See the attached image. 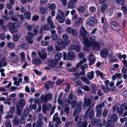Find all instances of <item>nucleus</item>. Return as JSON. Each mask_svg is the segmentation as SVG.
Listing matches in <instances>:
<instances>
[{"label": "nucleus", "mask_w": 127, "mask_h": 127, "mask_svg": "<svg viewBox=\"0 0 127 127\" xmlns=\"http://www.w3.org/2000/svg\"><path fill=\"white\" fill-rule=\"evenodd\" d=\"M10 54L8 59L10 62L16 63L18 62L20 60V58L16 55V53L14 52H12L10 53Z\"/></svg>", "instance_id": "f03ea898"}, {"label": "nucleus", "mask_w": 127, "mask_h": 127, "mask_svg": "<svg viewBox=\"0 0 127 127\" xmlns=\"http://www.w3.org/2000/svg\"><path fill=\"white\" fill-rule=\"evenodd\" d=\"M52 107V104L50 103H48L47 104H43L42 107V110L43 113H46L47 111H50Z\"/></svg>", "instance_id": "1a4fd4ad"}, {"label": "nucleus", "mask_w": 127, "mask_h": 127, "mask_svg": "<svg viewBox=\"0 0 127 127\" xmlns=\"http://www.w3.org/2000/svg\"><path fill=\"white\" fill-rule=\"evenodd\" d=\"M96 9L95 7L93 6H91L89 8V11L90 12L93 13L95 12Z\"/></svg>", "instance_id": "338daca9"}, {"label": "nucleus", "mask_w": 127, "mask_h": 127, "mask_svg": "<svg viewBox=\"0 0 127 127\" xmlns=\"http://www.w3.org/2000/svg\"><path fill=\"white\" fill-rule=\"evenodd\" d=\"M81 88L85 91L89 92L90 90V88L87 86L85 85H83L82 86Z\"/></svg>", "instance_id": "4d7b16f0"}, {"label": "nucleus", "mask_w": 127, "mask_h": 127, "mask_svg": "<svg viewBox=\"0 0 127 127\" xmlns=\"http://www.w3.org/2000/svg\"><path fill=\"white\" fill-rule=\"evenodd\" d=\"M56 19L60 23H63L65 21V17H63L59 15H57L56 17Z\"/></svg>", "instance_id": "6ab92c4d"}, {"label": "nucleus", "mask_w": 127, "mask_h": 127, "mask_svg": "<svg viewBox=\"0 0 127 127\" xmlns=\"http://www.w3.org/2000/svg\"><path fill=\"white\" fill-rule=\"evenodd\" d=\"M21 36L20 35H19L18 34H16L14 36L13 38V40L15 42L17 41L19 38L21 37Z\"/></svg>", "instance_id": "09e8293b"}, {"label": "nucleus", "mask_w": 127, "mask_h": 127, "mask_svg": "<svg viewBox=\"0 0 127 127\" xmlns=\"http://www.w3.org/2000/svg\"><path fill=\"white\" fill-rule=\"evenodd\" d=\"M53 97L52 94L50 93L46 94L44 95H42L41 96V99L44 102L46 103L48 101L51 100Z\"/></svg>", "instance_id": "0eeeda50"}, {"label": "nucleus", "mask_w": 127, "mask_h": 127, "mask_svg": "<svg viewBox=\"0 0 127 127\" xmlns=\"http://www.w3.org/2000/svg\"><path fill=\"white\" fill-rule=\"evenodd\" d=\"M83 22V20L81 17H78L76 18L75 21V23L78 25L82 24Z\"/></svg>", "instance_id": "58836bf2"}, {"label": "nucleus", "mask_w": 127, "mask_h": 127, "mask_svg": "<svg viewBox=\"0 0 127 127\" xmlns=\"http://www.w3.org/2000/svg\"><path fill=\"white\" fill-rule=\"evenodd\" d=\"M95 111L96 112V117L97 118H99L101 115L102 111L101 109H99L95 108Z\"/></svg>", "instance_id": "cd10ccee"}, {"label": "nucleus", "mask_w": 127, "mask_h": 127, "mask_svg": "<svg viewBox=\"0 0 127 127\" xmlns=\"http://www.w3.org/2000/svg\"><path fill=\"white\" fill-rule=\"evenodd\" d=\"M117 112L118 114L120 115H122L123 113V110L121 108L118 107L117 109Z\"/></svg>", "instance_id": "680f3d73"}, {"label": "nucleus", "mask_w": 127, "mask_h": 127, "mask_svg": "<svg viewBox=\"0 0 127 127\" xmlns=\"http://www.w3.org/2000/svg\"><path fill=\"white\" fill-rule=\"evenodd\" d=\"M111 28L116 31H118L120 29L121 26L117 23L112 21L110 24Z\"/></svg>", "instance_id": "6e6552de"}, {"label": "nucleus", "mask_w": 127, "mask_h": 127, "mask_svg": "<svg viewBox=\"0 0 127 127\" xmlns=\"http://www.w3.org/2000/svg\"><path fill=\"white\" fill-rule=\"evenodd\" d=\"M82 110V108L76 107V109L74 110L73 115L75 116L77 113H80Z\"/></svg>", "instance_id": "c9c22d12"}, {"label": "nucleus", "mask_w": 127, "mask_h": 127, "mask_svg": "<svg viewBox=\"0 0 127 127\" xmlns=\"http://www.w3.org/2000/svg\"><path fill=\"white\" fill-rule=\"evenodd\" d=\"M96 40V37L95 35L91 36L88 39V38H86V39L84 41V43L86 47L89 48L92 46L93 43H94Z\"/></svg>", "instance_id": "f257e3e1"}, {"label": "nucleus", "mask_w": 127, "mask_h": 127, "mask_svg": "<svg viewBox=\"0 0 127 127\" xmlns=\"http://www.w3.org/2000/svg\"><path fill=\"white\" fill-rule=\"evenodd\" d=\"M51 37L53 41L56 40L58 38V35L57 34L51 35Z\"/></svg>", "instance_id": "e2e57ef3"}, {"label": "nucleus", "mask_w": 127, "mask_h": 127, "mask_svg": "<svg viewBox=\"0 0 127 127\" xmlns=\"http://www.w3.org/2000/svg\"><path fill=\"white\" fill-rule=\"evenodd\" d=\"M25 39L30 44H32L33 43V41L32 38L29 37L28 36H26L25 37Z\"/></svg>", "instance_id": "c03bdc74"}, {"label": "nucleus", "mask_w": 127, "mask_h": 127, "mask_svg": "<svg viewBox=\"0 0 127 127\" xmlns=\"http://www.w3.org/2000/svg\"><path fill=\"white\" fill-rule=\"evenodd\" d=\"M47 8L51 10H54L56 9V6L55 3H49L47 5Z\"/></svg>", "instance_id": "aec40b11"}, {"label": "nucleus", "mask_w": 127, "mask_h": 127, "mask_svg": "<svg viewBox=\"0 0 127 127\" xmlns=\"http://www.w3.org/2000/svg\"><path fill=\"white\" fill-rule=\"evenodd\" d=\"M5 127H12L11 121L10 120H7L5 122Z\"/></svg>", "instance_id": "79ce46f5"}, {"label": "nucleus", "mask_w": 127, "mask_h": 127, "mask_svg": "<svg viewBox=\"0 0 127 127\" xmlns=\"http://www.w3.org/2000/svg\"><path fill=\"white\" fill-rule=\"evenodd\" d=\"M25 101L24 99H22L20 100L19 101V103L16 105L17 107H23L25 104Z\"/></svg>", "instance_id": "f3484780"}, {"label": "nucleus", "mask_w": 127, "mask_h": 127, "mask_svg": "<svg viewBox=\"0 0 127 127\" xmlns=\"http://www.w3.org/2000/svg\"><path fill=\"white\" fill-rule=\"evenodd\" d=\"M101 121V120L100 119H97L94 118L92 120L91 123V125L94 126L96 123H100Z\"/></svg>", "instance_id": "a211bd4d"}, {"label": "nucleus", "mask_w": 127, "mask_h": 127, "mask_svg": "<svg viewBox=\"0 0 127 127\" xmlns=\"http://www.w3.org/2000/svg\"><path fill=\"white\" fill-rule=\"evenodd\" d=\"M102 89L104 92H108L109 90V88L108 87H106L105 86H102Z\"/></svg>", "instance_id": "69168bd1"}, {"label": "nucleus", "mask_w": 127, "mask_h": 127, "mask_svg": "<svg viewBox=\"0 0 127 127\" xmlns=\"http://www.w3.org/2000/svg\"><path fill=\"white\" fill-rule=\"evenodd\" d=\"M13 124L14 126H18L20 123V120L17 116H15L12 120Z\"/></svg>", "instance_id": "2eb2a0df"}, {"label": "nucleus", "mask_w": 127, "mask_h": 127, "mask_svg": "<svg viewBox=\"0 0 127 127\" xmlns=\"http://www.w3.org/2000/svg\"><path fill=\"white\" fill-rule=\"evenodd\" d=\"M91 100L90 98H85L83 105V107L84 108L86 109L87 107H89L85 112L86 117L88 114H87V112L89 111L91 109Z\"/></svg>", "instance_id": "7ed1b4c3"}, {"label": "nucleus", "mask_w": 127, "mask_h": 127, "mask_svg": "<svg viewBox=\"0 0 127 127\" xmlns=\"http://www.w3.org/2000/svg\"><path fill=\"white\" fill-rule=\"evenodd\" d=\"M87 115L85 116V114L84 115V119L85 120L88 119V117H89L90 119H92L94 116L95 112L93 109H92L90 111H89L87 113Z\"/></svg>", "instance_id": "9d476101"}, {"label": "nucleus", "mask_w": 127, "mask_h": 127, "mask_svg": "<svg viewBox=\"0 0 127 127\" xmlns=\"http://www.w3.org/2000/svg\"><path fill=\"white\" fill-rule=\"evenodd\" d=\"M38 54L40 58L41 59H46L47 56V54L45 53H42L40 51H38Z\"/></svg>", "instance_id": "a878e982"}, {"label": "nucleus", "mask_w": 127, "mask_h": 127, "mask_svg": "<svg viewBox=\"0 0 127 127\" xmlns=\"http://www.w3.org/2000/svg\"><path fill=\"white\" fill-rule=\"evenodd\" d=\"M89 65H92L95 62V58L94 57V55L91 53L89 55Z\"/></svg>", "instance_id": "ddd939ff"}, {"label": "nucleus", "mask_w": 127, "mask_h": 127, "mask_svg": "<svg viewBox=\"0 0 127 127\" xmlns=\"http://www.w3.org/2000/svg\"><path fill=\"white\" fill-rule=\"evenodd\" d=\"M32 62L33 64L37 65L41 64L42 63L41 60L39 58L33 59Z\"/></svg>", "instance_id": "412c9836"}, {"label": "nucleus", "mask_w": 127, "mask_h": 127, "mask_svg": "<svg viewBox=\"0 0 127 127\" xmlns=\"http://www.w3.org/2000/svg\"><path fill=\"white\" fill-rule=\"evenodd\" d=\"M109 53V51L107 49H104L101 51L100 54L102 57L105 58L108 56Z\"/></svg>", "instance_id": "f8f14e48"}, {"label": "nucleus", "mask_w": 127, "mask_h": 127, "mask_svg": "<svg viewBox=\"0 0 127 127\" xmlns=\"http://www.w3.org/2000/svg\"><path fill=\"white\" fill-rule=\"evenodd\" d=\"M57 61L55 60H49L48 61V63L49 65L52 67L56 66L57 64Z\"/></svg>", "instance_id": "c756f323"}, {"label": "nucleus", "mask_w": 127, "mask_h": 127, "mask_svg": "<svg viewBox=\"0 0 127 127\" xmlns=\"http://www.w3.org/2000/svg\"><path fill=\"white\" fill-rule=\"evenodd\" d=\"M94 72L93 71L88 72L87 74V78L90 80L93 79L94 77Z\"/></svg>", "instance_id": "bb28decb"}, {"label": "nucleus", "mask_w": 127, "mask_h": 127, "mask_svg": "<svg viewBox=\"0 0 127 127\" xmlns=\"http://www.w3.org/2000/svg\"><path fill=\"white\" fill-rule=\"evenodd\" d=\"M6 38V35L4 33H2L0 34V39L2 40H5Z\"/></svg>", "instance_id": "bf43d9fd"}, {"label": "nucleus", "mask_w": 127, "mask_h": 127, "mask_svg": "<svg viewBox=\"0 0 127 127\" xmlns=\"http://www.w3.org/2000/svg\"><path fill=\"white\" fill-rule=\"evenodd\" d=\"M74 3L70 1H69L67 4V7L69 8L72 9L74 8Z\"/></svg>", "instance_id": "8fccbe9b"}, {"label": "nucleus", "mask_w": 127, "mask_h": 127, "mask_svg": "<svg viewBox=\"0 0 127 127\" xmlns=\"http://www.w3.org/2000/svg\"><path fill=\"white\" fill-rule=\"evenodd\" d=\"M20 57L21 60L23 62H25V53L24 52H21L20 53Z\"/></svg>", "instance_id": "72a5a7b5"}, {"label": "nucleus", "mask_w": 127, "mask_h": 127, "mask_svg": "<svg viewBox=\"0 0 127 127\" xmlns=\"http://www.w3.org/2000/svg\"><path fill=\"white\" fill-rule=\"evenodd\" d=\"M75 55L72 51H69L68 53L67 59L71 60L74 58Z\"/></svg>", "instance_id": "4be33fe9"}, {"label": "nucleus", "mask_w": 127, "mask_h": 127, "mask_svg": "<svg viewBox=\"0 0 127 127\" xmlns=\"http://www.w3.org/2000/svg\"><path fill=\"white\" fill-rule=\"evenodd\" d=\"M64 82V80L63 79H58L56 82V84L57 85H60L62 84Z\"/></svg>", "instance_id": "603ef678"}, {"label": "nucleus", "mask_w": 127, "mask_h": 127, "mask_svg": "<svg viewBox=\"0 0 127 127\" xmlns=\"http://www.w3.org/2000/svg\"><path fill=\"white\" fill-rule=\"evenodd\" d=\"M29 112V109L28 108H25L24 110L23 113H22V117H26L27 116Z\"/></svg>", "instance_id": "2f4dec72"}, {"label": "nucleus", "mask_w": 127, "mask_h": 127, "mask_svg": "<svg viewBox=\"0 0 127 127\" xmlns=\"http://www.w3.org/2000/svg\"><path fill=\"white\" fill-rule=\"evenodd\" d=\"M17 113L18 115H20L21 117L22 116V110L20 109V107H16Z\"/></svg>", "instance_id": "de8ad7c7"}, {"label": "nucleus", "mask_w": 127, "mask_h": 127, "mask_svg": "<svg viewBox=\"0 0 127 127\" xmlns=\"http://www.w3.org/2000/svg\"><path fill=\"white\" fill-rule=\"evenodd\" d=\"M64 85H66L67 86L66 88L65 89V91L66 92H68L69 91V89L70 88V85L69 84H67L66 83H64Z\"/></svg>", "instance_id": "052dcab7"}, {"label": "nucleus", "mask_w": 127, "mask_h": 127, "mask_svg": "<svg viewBox=\"0 0 127 127\" xmlns=\"http://www.w3.org/2000/svg\"><path fill=\"white\" fill-rule=\"evenodd\" d=\"M73 96V95L71 93H70L69 97L68 98L67 102V103L70 104L72 100V97Z\"/></svg>", "instance_id": "49530a36"}, {"label": "nucleus", "mask_w": 127, "mask_h": 127, "mask_svg": "<svg viewBox=\"0 0 127 127\" xmlns=\"http://www.w3.org/2000/svg\"><path fill=\"white\" fill-rule=\"evenodd\" d=\"M70 34H71L73 36H76L78 34V32L77 30L75 29L72 28Z\"/></svg>", "instance_id": "c85d7f7f"}, {"label": "nucleus", "mask_w": 127, "mask_h": 127, "mask_svg": "<svg viewBox=\"0 0 127 127\" xmlns=\"http://www.w3.org/2000/svg\"><path fill=\"white\" fill-rule=\"evenodd\" d=\"M104 106V102H101L100 104H97L96 105L95 108L99 109H101L102 107H103Z\"/></svg>", "instance_id": "864d4df0"}, {"label": "nucleus", "mask_w": 127, "mask_h": 127, "mask_svg": "<svg viewBox=\"0 0 127 127\" xmlns=\"http://www.w3.org/2000/svg\"><path fill=\"white\" fill-rule=\"evenodd\" d=\"M94 49H98L100 48V44L98 42H96L94 43H93L92 45Z\"/></svg>", "instance_id": "7c9ffc66"}, {"label": "nucleus", "mask_w": 127, "mask_h": 127, "mask_svg": "<svg viewBox=\"0 0 127 127\" xmlns=\"http://www.w3.org/2000/svg\"><path fill=\"white\" fill-rule=\"evenodd\" d=\"M87 60L86 58H84L82 59V60L79 62V63H77L76 64V67L77 68H78L80 65L82 64L83 63H85L86 62Z\"/></svg>", "instance_id": "f704fd0d"}, {"label": "nucleus", "mask_w": 127, "mask_h": 127, "mask_svg": "<svg viewBox=\"0 0 127 127\" xmlns=\"http://www.w3.org/2000/svg\"><path fill=\"white\" fill-rule=\"evenodd\" d=\"M7 27L11 33L17 32L18 31L15 25L12 22H9L7 25Z\"/></svg>", "instance_id": "423d86ee"}, {"label": "nucleus", "mask_w": 127, "mask_h": 127, "mask_svg": "<svg viewBox=\"0 0 127 127\" xmlns=\"http://www.w3.org/2000/svg\"><path fill=\"white\" fill-rule=\"evenodd\" d=\"M24 15L25 18L27 20H29L30 19L31 14L30 12L27 11L24 12Z\"/></svg>", "instance_id": "473e14b6"}, {"label": "nucleus", "mask_w": 127, "mask_h": 127, "mask_svg": "<svg viewBox=\"0 0 127 127\" xmlns=\"http://www.w3.org/2000/svg\"><path fill=\"white\" fill-rule=\"evenodd\" d=\"M111 121L115 123L117 121L118 119L117 115L115 114L111 115L110 118Z\"/></svg>", "instance_id": "393cba45"}, {"label": "nucleus", "mask_w": 127, "mask_h": 127, "mask_svg": "<svg viewBox=\"0 0 127 127\" xmlns=\"http://www.w3.org/2000/svg\"><path fill=\"white\" fill-rule=\"evenodd\" d=\"M73 124V121L71 120L69 121L68 122H66L65 124V126L66 127H68L69 125L72 126Z\"/></svg>", "instance_id": "0e129e2a"}, {"label": "nucleus", "mask_w": 127, "mask_h": 127, "mask_svg": "<svg viewBox=\"0 0 127 127\" xmlns=\"http://www.w3.org/2000/svg\"><path fill=\"white\" fill-rule=\"evenodd\" d=\"M108 8V6L106 4H104L101 6L100 7L101 12L103 13Z\"/></svg>", "instance_id": "a19ab883"}, {"label": "nucleus", "mask_w": 127, "mask_h": 127, "mask_svg": "<svg viewBox=\"0 0 127 127\" xmlns=\"http://www.w3.org/2000/svg\"><path fill=\"white\" fill-rule=\"evenodd\" d=\"M80 37L81 39L83 40V42L86 39V38H88L89 34L87 31L85 30L83 26H82L80 31Z\"/></svg>", "instance_id": "20e7f679"}, {"label": "nucleus", "mask_w": 127, "mask_h": 127, "mask_svg": "<svg viewBox=\"0 0 127 127\" xmlns=\"http://www.w3.org/2000/svg\"><path fill=\"white\" fill-rule=\"evenodd\" d=\"M113 9H108L107 11V14L110 16L112 15L113 13Z\"/></svg>", "instance_id": "774afa93"}, {"label": "nucleus", "mask_w": 127, "mask_h": 127, "mask_svg": "<svg viewBox=\"0 0 127 127\" xmlns=\"http://www.w3.org/2000/svg\"><path fill=\"white\" fill-rule=\"evenodd\" d=\"M69 37L68 35L66 33L62 35V38L65 41H68V40H70L68 39Z\"/></svg>", "instance_id": "37998d69"}, {"label": "nucleus", "mask_w": 127, "mask_h": 127, "mask_svg": "<svg viewBox=\"0 0 127 127\" xmlns=\"http://www.w3.org/2000/svg\"><path fill=\"white\" fill-rule=\"evenodd\" d=\"M97 88L96 87L95 85L92 84L90 90L91 92L94 94H96Z\"/></svg>", "instance_id": "5701e85b"}, {"label": "nucleus", "mask_w": 127, "mask_h": 127, "mask_svg": "<svg viewBox=\"0 0 127 127\" xmlns=\"http://www.w3.org/2000/svg\"><path fill=\"white\" fill-rule=\"evenodd\" d=\"M47 22L48 25L50 26V29H54L55 28L54 23L52 20V17L51 15L49 16L47 18Z\"/></svg>", "instance_id": "9b49d317"}, {"label": "nucleus", "mask_w": 127, "mask_h": 127, "mask_svg": "<svg viewBox=\"0 0 127 127\" xmlns=\"http://www.w3.org/2000/svg\"><path fill=\"white\" fill-rule=\"evenodd\" d=\"M7 46L9 48L13 49L15 47V45L13 43L8 42L7 43Z\"/></svg>", "instance_id": "ea45409f"}, {"label": "nucleus", "mask_w": 127, "mask_h": 127, "mask_svg": "<svg viewBox=\"0 0 127 127\" xmlns=\"http://www.w3.org/2000/svg\"><path fill=\"white\" fill-rule=\"evenodd\" d=\"M54 84V82L51 81H48L45 84V86L46 89L48 90L50 88L53 87Z\"/></svg>", "instance_id": "4468645a"}, {"label": "nucleus", "mask_w": 127, "mask_h": 127, "mask_svg": "<svg viewBox=\"0 0 127 127\" xmlns=\"http://www.w3.org/2000/svg\"><path fill=\"white\" fill-rule=\"evenodd\" d=\"M70 109L69 106L67 105L65 107L64 111L67 114H68L69 113Z\"/></svg>", "instance_id": "5fc2aeb1"}, {"label": "nucleus", "mask_w": 127, "mask_h": 127, "mask_svg": "<svg viewBox=\"0 0 127 127\" xmlns=\"http://www.w3.org/2000/svg\"><path fill=\"white\" fill-rule=\"evenodd\" d=\"M43 124V121L38 120L36 122V125L37 127H42Z\"/></svg>", "instance_id": "a18cd8bd"}, {"label": "nucleus", "mask_w": 127, "mask_h": 127, "mask_svg": "<svg viewBox=\"0 0 127 127\" xmlns=\"http://www.w3.org/2000/svg\"><path fill=\"white\" fill-rule=\"evenodd\" d=\"M62 53L58 52L57 53L55 56V59L57 61H59L60 60L62 57Z\"/></svg>", "instance_id": "4c0bfd02"}, {"label": "nucleus", "mask_w": 127, "mask_h": 127, "mask_svg": "<svg viewBox=\"0 0 127 127\" xmlns=\"http://www.w3.org/2000/svg\"><path fill=\"white\" fill-rule=\"evenodd\" d=\"M71 42L70 40L65 41L63 40L61 38L57 40L58 45L62 48L64 47L66 45H68L70 44Z\"/></svg>", "instance_id": "39448f33"}, {"label": "nucleus", "mask_w": 127, "mask_h": 127, "mask_svg": "<svg viewBox=\"0 0 127 127\" xmlns=\"http://www.w3.org/2000/svg\"><path fill=\"white\" fill-rule=\"evenodd\" d=\"M112 122L110 120H107L105 125V127H114V124L112 123Z\"/></svg>", "instance_id": "b1692460"}, {"label": "nucleus", "mask_w": 127, "mask_h": 127, "mask_svg": "<svg viewBox=\"0 0 127 127\" xmlns=\"http://www.w3.org/2000/svg\"><path fill=\"white\" fill-rule=\"evenodd\" d=\"M88 124V122L86 121H84L83 123L82 121H80L77 123L79 127H87Z\"/></svg>", "instance_id": "dca6fc26"}, {"label": "nucleus", "mask_w": 127, "mask_h": 127, "mask_svg": "<svg viewBox=\"0 0 127 127\" xmlns=\"http://www.w3.org/2000/svg\"><path fill=\"white\" fill-rule=\"evenodd\" d=\"M41 44L44 46H46L48 45L49 44V42L48 41L45 40V41L42 40L41 42Z\"/></svg>", "instance_id": "13d9d810"}, {"label": "nucleus", "mask_w": 127, "mask_h": 127, "mask_svg": "<svg viewBox=\"0 0 127 127\" xmlns=\"http://www.w3.org/2000/svg\"><path fill=\"white\" fill-rule=\"evenodd\" d=\"M76 46L73 44H71L68 47V49L70 50H73L76 49Z\"/></svg>", "instance_id": "6e6d98bb"}, {"label": "nucleus", "mask_w": 127, "mask_h": 127, "mask_svg": "<svg viewBox=\"0 0 127 127\" xmlns=\"http://www.w3.org/2000/svg\"><path fill=\"white\" fill-rule=\"evenodd\" d=\"M20 47L24 50L27 49L29 47L28 44L25 43H23L21 44L20 45Z\"/></svg>", "instance_id": "e433bc0d"}, {"label": "nucleus", "mask_w": 127, "mask_h": 127, "mask_svg": "<svg viewBox=\"0 0 127 127\" xmlns=\"http://www.w3.org/2000/svg\"><path fill=\"white\" fill-rule=\"evenodd\" d=\"M116 2L117 4L119 5H122L125 2V0H116Z\"/></svg>", "instance_id": "3c124183"}]
</instances>
